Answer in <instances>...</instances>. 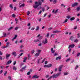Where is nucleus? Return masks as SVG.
<instances>
[{"mask_svg": "<svg viewBox=\"0 0 80 80\" xmlns=\"http://www.w3.org/2000/svg\"><path fill=\"white\" fill-rule=\"evenodd\" d=\"M10 54H6V59H8V58L10 57Z\"/></svg>", "mask_w": 80, "mask_h": 80, "instance_id": "6e6552de", "label": "nucleus"}, {"mask_svg": "<svg viewBox=\"0 0 80 80\" xmlns=\"http://www.w3.org/2000/svg\"><path fill=\"white\" fill-rule=\"evenodd\" d=\"M60 74H61V72H59V73L57 74L56 75L55 74H53V75H52L51 77L53 78H57V77H58L59 75H60Z\"/></svg>", "mask_w": 80, "mask_h": 80, "instance_id": "f03ea898", "label": "nucleus"}, {"mask_svg": "<svg viewBox=\"0 0 80 80\" xmlns=\"http://www.w3.org/2000/svg\"><path fill=\"white\" fill-rule=\"evenodd\" d=\"M12 61L10 60H9L7 62V63L6 64V65H8V64H10V63H11V62H12Z\"/></svg>", "mask_w": 80, "mask_h": 80, "instance_id": "9b49d317", "label": "nucleus"}, {"mask_svg": "<svg viewBox=\"0 0 80 80\" xmlns=\"http://www.w3.org/2000/svg\"><path fill=\"white\" fill-rule=\"evenodd\" d=\"M54 56H57V55H58V53H56L54 54Z\"/></svg>", "mask_w": 80, "mask_h": 80, "instance_id": "09e8293b", "label": "nucleus"}, {"mask_svg": "<svg viewBox=\"0 0 80 80\" xmlns=\"http://www.w3.org/2000/svg\"><path fill=\"white\" fill-rule=\"evenodd\" d=\"M8 79H9L10 80H12V78H11V76H9L8 77Z\"/></svg>", "mask_w": 80, "mask_h": 80, "instance_id": "2f4dec72", "label": "nucleus"}, {"mask_svg": "<svg viewBox=\"0 0 80 80\" xmlns=\"http://www.w3.org/2000/svg\"><path fill=\"white\" fill-rule=\"evenodd\" d=\"M0 55H3V53H2V51H0Z\"/></svg>", "mask_w": 80, "mask_h": 80, "instance_id": "603ef678", "label": "nucleus"}, {"mask_svg": "<svg viewBox=\"0 0 80 80\" xmlns=\"http://www.w3.org/2000/svg\"><path fill=\"white\" fill-rule=\"evenodd\" d=\"M77 35H78V38H80V33H78Z\"/></svg>", "mask_w": 80, "mask_h": 80, "instance_id": "e433bc0d", "label": "nucleus"}, {"mask_svg": "<svg viewBox=\"0 0 80 80\" xmlns=\"http://www.w3.org/2000/svg\"><path fill=\"white\" fill-rule=\"evenodd\" d=\"M20 48L21 49H22V47H23V45H21L20 46Z\"/></svg>", "mask_w": 80, "mask_h": 80, "instance_id": "0e129e2a", "label": "nucleus"}, {"mask_svg": "<svg viewBox=\"0 0 80 80\" xmlns=\"http://www.w3.org/2000/svg\"><path fill=\"white\" fill-rule=\"evenodd\" d=\"M42 38V36H40L39 38V40H41Z\"/></svg>", "mask_w": 80, "mask_h": 80, "instance_id": "3c124183", "label": "nucleus"}, {"mask_svg": "<svg viewBox=\"0 0 80 80\" xmlns=\"http://www.w3.org/2000/svg\"><path fill=\"white\" fill-rule=\"evenodd\" d=\"M0 67L1 68H4V66H1Z\"/></svg>", "mask_w": 80, "mask_h": 80, "instance_id": "e2e57ef3", "label": "nucleus"}, {"mask_svg": "<svg viewBox=\"0 0 80 80\" xmlns=\"http://www.w3.org/2000/svg\"><path fill=\"white\" fill-rule=\"evenodd\" d=\"M42 46V43H40L38 44V46Z\"/></svg>", "mask_w": 80, "mask_h": 80, "instance_id": "774afa93", "label": "nucleus"}, {"mask_svg": "<svg viewBox=\"0 0 80 80\" xmlns=\"http://www.w3.org/2000/svg\"><path fill=\"white\" fill-rule=\"evenodd\" d=\"M53 48H51V50L52 53H54L55 52V50L53 51Z\"/></svg>", "mask_w": 80, "mask_h": 80, "instance_id": "a211bd4d", "label": "nucleus"}, {"mask_svg": "<svg viewBox=\"0 0 80 80\" xmlns=\"http://www.w3.org/2000/svg\"><path fill=\"white\" fill-rule=\"evenodd\" d=\"M53 3H54V4H55V3H57V0H54L53 1Z\"/></svg>", "mask_w": 80, "mask_h": 80, "instance_id": "bb28decb", "label": "nucleus"}, {"mask_svg": "<svg viewBox=\"0 0 80 80\" xmlns=\"http://www.w3.org/2000/svg\"><path fill=\"white\" fill-rule=\"evenodd\" d=\"M34 52H35V51H34V50H32V52H31V53H32V54H33L34 53Z\"/></svg>", "mask_w": 80, "mask_h": 80, "instance_id": "79ce46f5", "label": "nucleus"}, {"mask_svg": "<svg viewBox=\"0 0 80 80\" xmlns=\"http://www.w3.org/2000/svg\"><path fill=\"white\" fill-rule=\"evenodd\" d=\"M42 12H44L45 11V8H42Z\"/></svg>", "mask_w": 80, "mask_h": 80, "instance_id": "c9c22d12", "label": "nucleus"}, {"mask_svg": "<svg viewBox=\"0 0 80 80\" xmlns=\"http://www.w3.org/2000/svg\"><path fill=\"white\" fill-rule=\"evenodd\" d=\"M70 60V58H68V59H67L66 61V62H67L68 61H69Z\"/></svg>", "mask_w": 80, "mask_h": 80, "instance_id": "c85d7f7f", "label": "nucleus"}, {"mask_svg": "<svg viewBox=\"0 0 80 80\" xmlns=\"http://www.w3.org/2000/svg\"><path fill=\"white\" fill-rule=\"evenodd\" d=\"M45 60H46V58H44V59L43 60H42V63H43V62H45Z\"/></svg>", "mask_w": 80, "mask_h": 80, "instance_id": "37998d69", "label": "nucleus"}, {"mask_svg": "<svg viewBox=\"0 0 80 80\" xmlns=\"http://www.w3.org/2000/svg\"><path fill=\"white\" fill-rule=\"evenodd\" d=\"M48 43V41H47V39L45 38L44 41H42V43L44 44H46Z\"/></svg>", "mask_w": 80, "mask_h": 80, "instance_id": "20e7f679", "label": "nucleus"}, {"mask_svg": "<svg viewBox=\"0 0 80 80\" xmlns=\"http://www.w3.org/2000/svg\"><path fill=\"white\" fill-rule=\"evenodd\" d=\"M7 71H6V72H5V73H4V75H7Z\"/></svg>", "mask_w": 80, "mask_h": 80, "instance_id": "13d9d810", "label": "nucleus"}, {"mask_svg": "<svg viewBox=\"0 0 80 80\" xmlns=\"http://www.w3.org/2000/svg\"><path fill=\"white\" fill-rule=\"evenodd\" d=\"M54 35H55V34H51V37H52V38H54Z\"/></svg>", "mask_w": 80, "mask_h": 80, "instance_id": "cd10ccee", "label": "nucleus"}, {"mask_svg": "<svg viewBox=\"0 0 80 80\" xmlns=\"http://www.w3.org/2000/svg\"><path fill=\"white\" fill-rule=\"evenodd\" d=\"M42 13V10H41L39 12L38 14H41Z\"/></svg>", "mask_w": 80, "mask_h": 80, "instance_id": "4d7b16f0", "label": "nucleus"}, {"mask_svg": "<svg viewBox=\"0 0 80 80\" xmlns=\"http://www.w3.org/2000/svg\"><path fill=\"white\" fill-rule=\"evenodd\" d=\"M41 1L42 2H41ZM43 2H44V0H38V2H35V4L36 5L33 6V7H34V8H37L39 5H42V2L43 3Z\"/></svg>", "mask_w": 80, "mask_h": 80, "instance_id": "f257e3e1", "label": "nucleus"}, {"mask_svg": "<svg viewBox=\"0 0 80 80\" xmlns=\"http://www.w3.org/2000/svg\"><path fill=\"white\" fill-rule=\"evenodd\" d=\"M39 42V40L38 39L35 40L34 41V42L35 43H37V42Z\"/></svg>", "mask_w": 80, "mask_h": 80, "instance_id": "412c9836", "label": "nucleus"}, {"mask_svg": "<svg viewBox=\"0 0 80 80\" xmlns=\"http://www.w3.org/2000/svg\"><path fill=\"white\" fill-rule=\"evenodd\" d=\"M30 74V72H29L27 73V75H29Z\"/></svg>", "mask_w": 80, "mask_h": 80, "instance_id": "49530a36", "label": "nucleus"}, {"mask_svg": "<svg viewBox=\"0 0 80 80\" xmlns=\"http://www.w3.org/2000/svg\"><path fill=\"white\" fill-rule=\"evenodd\" d=\"M17 35H15L14 37V39H16V38H17Z\"/></svg>", "mask_w": 80, "mask_h": 80, "instance_id": "8fccbe9b", "label": "nucleus"}, {"mask_svg": "<svg viewBox=\"0 0 80 80\" xmlns=\"http://www.w3.org/2000/svg\"><path fill=\"white\" fill-rule=\"evenodd\" d=\"M15 64H16V61H14L13 62V65H15Z\"/></svg>", "mask_w": 80, "mask_h": 80, "instance_id": "6e6d98bb", "label": "nucleus"}, {"mask_svg": "<svg viewBox=\"0 0 80 80\" xmlns=\"http://www.w3.org/2000/svg\"><path fill=\"white\" fill-rule=\"evenodd\" d=\"M30 11H28V12L27 13V15H30Z\"/></svg>", "mask_w": 80, "mask_h": 80, "instance_id": "473e14b6", "label": "nucleus"}, {"mask_svg": "<svg viewBox=\"0 0 80 80\" xmlns=\"http://www.w3.org/2000/svg\"><path fill=\"white\" fill-rule=\"evenodd\" d=\"M78 67V66L77 65L75 68V70H77V68Z\"/></svg>", "mask_w": 80, "mask_h": 80, "instance_id": "a18cd8bd", "label": "nucleus"}, {"mask_svg": "<svg viewBox=\"0 0 80 80\" xmlns=\"http://www.w3.org/2000/svg\"><path fill=\"white\" fill-rule=\"evenodd\" d=\"M67 21H68V19H66L65 20V21L63 22V23H66V22H67Z\"/></svg>", "mask_w": 80, "mask_h": 80, "instance_id": "7c9ffc66", "label": "nucleus"}, {"mask_svg": "<svg viewBox=\"0 0 80 80\" xmlns=\"http://www.w3.org/2000/svg\"><path fill=\"white\" fill-rule=\"evenodd\" d=\"M18 29V27H16L15 28V30H17Z\"/></svg>", "mask_w": 80, "mask_h": 80, "instance_id": "ea45409f", "label": "nucleus"}, {"mask_svg": "<svg viewBox=\"0 0 80 80\" xmlns=\"http://www.w3.org/2000/svg\"><path fill=\"white\" fill-rule=\"evenodd\" d=\"M77 26L75 27L73 29L74 30H76V29H77Z\"/></svg>", "mask_w": 80, "mask_h": 80, "instance_id": "864d4df0", "label": "nucleus"}, {"mask_svg": "<svg viewBox=\"0 0 80 80\" xmlns=\"http://www.w3.org/2000/svg\"><path fill=\"white\" fill-rule=\"evenodd\" d=\"M40 59H39L38 60V64H39V63H40Z\"/></svg>", "mask_w": 80, "mask_h": 80, "instance_id": "58836bf2", "label": "nucleus"}, {"mask_svg": "<svg viewBox=\"0 0 80 80\" xmlns=\"http://www.w3.org/2000/svg\"><path fill=\"white\" fill-rule=\"evenodd\" d=\"M80 10V7H77V12H78Z\"/></svg>", "mask_w": 80, "mask_h": 80, "instance_id": "dca6fc26", "label": "nucleus"}, {"mask_svg": "<svg viewBox=\"0 0 80 80\" xmlns=\"http://www.w3.org/2000/svg\"><path fill=\"white\" fill-rule=\"evenodd\" d=\"M13 70H15V71H16V70H17V67H16L15 66L13 67Z\"/></svg>", "mask_w": 80, "mask_h": 80, "instance_id": "5701e85b", "label": "nucleus"}, {"mask_svg": "<svg viewBox=\"0 0 80 80\" xmlns=\"http://www.w3.org/2000/svg\"><path fill=\"white\" fill-rule=\"evenodd\" d=\"M80 53H78V54H77V57H78V56H80Z\"/></svg>", "mask_w": 80, "mask_h": 80, "instance_id": "69168bd1", "label": "nucleus"}, {"mask_svg": "<svg viewBox=\"0 0 80 80\" xmlns=\"http://www.w3.org/2000/svg\"><path fill=\"white\" fill-rule=\"evenodd\" d=\"M39 55V53H36V54L35 55V57H38V56Z\"/></svg>", "mask_w": 80, "mask_h": 80, "instance_id": "b1692460", "label": "nucleus"}, {"mask_svg": "<svg viewBox=\"0 0 80 80\" xmlns=\"http://www.w3.org/2000/svg\"><path fill=\"white\" fill-rule=\"evenodd\" d=\"M73 36H71V37L70 38V40H73Z\"/></svg>", "mask_w": 80, "mask_h": 80, "instance_id": "a878e982", "label": "nucleus"}, {"mask_svg": "<svg viewBox=\"0 0 80 80\" xmlns=\"http://www.w3.org/2000/svg\"><path fill=\"white\" fill-rule=\"evenodd\" d=\"M67 10H68V12H69V11L70 10V8H68L67 9Z\"/></svg>", "mask_w": 80, "mask_h": 80, "instance_id": "c03bdc74", "label": "nucleus"}, {"mask_svg": "<svg viewBox=\"0 0 80 80\" xmlns=\"http://www.w3.org/2000/svg\"><path fill=\"white\" fill-rule=\"evenodd\" d=\"M78 42V39H75L74 40V43H77Z\"/></svg>", "mask_w": 80, "mask_h": 80, "instance_id": "4be33fe9", "label": "nucleus"}, {"mask_svg": "<svg viewBox=\"0 0 80 80\" xmlns=\"http://www.w3.org/2000/svg\"><path fill=\"white\" fill-rule=\"evenodd\" d=\"M48 63V62L47 61H46L45 62V65H46V64H47V63Z\"/></svg>", "mask_w": 80, "mask_h": 80, "instance_id": "052dcab7", "label": "nucleus"}, {"mask_svg": "<svg viewBox=\"0 0 80 80\" xmlns=\"http://www.w3.org/2000/svg\"><path fill=\"white\" fill-rule=\"evenodd\" d=\"M24 6H25V4H22L19 6V7H24Z\"/></svg>", "mask_w": 80, "mask_h": 80, "instance_id": "4468645a", "label": "nucleus"}, {"mask_svg": "<svg viewBox=\"0 0 80 80\" xmlns=\"http://www.w3.org/2000/svg\"><path fill=\"white\" fill-rule=\"evenodd\" d=\"M3 35H4V36H2V37H1V38H2V37H6V36L7 35V33H4Z\"/></svg>", "mask_w": 80, "mask_h": 80, "instance_id": "6ab92c4d", "label": "nucleus"}, {"mask_svg": "<svg viewBox=\"0 0 80 80\" xmlns=\"http://www.w3.org/2000/svg\"><path fill=\"white\" fill-rule=\"evenodd\" d=\"M39 28H40V27L38 26H37L36 27V31H37V30H39Z\"/></svg>", "mask_w": 80, "mask_h": 80, "instance_id": "f3484780", "label": "nucleus"}, {"mask_svg": "<svg viewBox=\"0 0 80 80\" xmlns=\"http://www.w3.org/2000/svg\"><path fill=\"white\" fill-rule=\"evenodd\" d=\"M58 32H59V31H54L53 32V33H58Z\"/></svg>", "mask_w": 80, "mask_h": 80, "instance_id": "72a5a7b5", "label": "nucleus"}, {"mask_svg": "<svg viewBox=\"0 0 80 80\" xmlns=\"http://www.w3.org/2000/svg\"><path fill=\"white\" fill-rule=\"evenodd\" d=\"M61 56H59V57H57L56 58V60H61Z\"/></svg>", "mask_w": 80, "mask_h": 80, "instance_id": "ddd939ff", "label": "nucleus"}, {"mask_svg": "<svg viewBox=\"0 0 80 80\" xmlns=\"http://www.w3.org/2000/svg\"><path fill=\"white\" fill-rule=\"evenodd\" d=\"M10 7L11 8H12V9H13V6L12 4H10Z\"/></svg>", "mask_w": 80, "mask_h": 80, "instance_id": "c756f323", "label": "nucleus"}, {"mask_svg": "<svg viewBox=\"0 0 80 80\" xmlns=\"http://www.w3.org/2000/svg\"><path fill=\"white\" fill-rule=\"evenodd\" d=\"M52 78V77L51 76L50 77H49L47 79V80H50V79H51V78Z\"/></svg>", "mask_w": 80, "mask_h": 80, "instance_id": "a19ab883", "label": "nucleus"}, {"mask_svg": "<svg viewBox=\"0 0 80 80\" xmlns=\"http://www.w3.org/2000/svg\"><path fill=\"white\" fill-rule=\"evenodd\" d=\"M42 8V7H40L38 8V10H39V9H41Z\"/></svg>", "mask_w": 80, "mask_h": 80, "instance_id": "680f3d73", "label": "nucleus"}, {"mask_svg": "<svg viewBox=\"0 0 80 80\" xmlns=\"http://www.w3.org/2000/svg\"><path fill=\"white\" fill-rule=\"evenodd\" d=\"M24 64L23 63H21V67H22V65H23Z\"/></svg>", "mask_w": 80, "mask_h": 80, "instance_id": "338daca9", "label": "nucleus"}, {"mask_svg": "<svg viewBox=\"0 0 80 80\" xmlns=\"http://www.w3.org/2000/svg\"><path fill=\"white\" fill-rule=\"evenodd\" d=\"M62 66H61L58 68V71L61 72L62 71Z\"/></svg>", "mask_w": 80, "mask_h": 80, "instance_id": "9d476101", "label": "nucleus"}, {"mask_svg": "<svg viewBox=\"0 0 80 80\" xmlns=\"http://www.w3.org/2000/svg\"><path fill=\"white\" fill-rule=\"evenodd\" d=\"M39 78V76L37 75H34L32 77V78Z\"/></svg>", "mask_w": 80, "mask_h": 80, "instance_id": "423d86ee", "label": "nucleus"}, {"mask_svg": "<svg viewBox=\"0 0 80 80\" xmlns=\"http://www.w3.org/2000/svg\"><path fill=\"white\" fill-rule=\"evenodd\" d=\"M10 44V42H8L6 44V45L7 46V47H8L9 46V45Z\"/></svg>", "mask_w": 80, "mask_h": 80, "instance_id": "aec40b11", "label": "nucleus"}, {"mask_svg": "<svg viewBox=\"0 0 80 80\" xmlns=\"http://www.w3.org/2000/svg\"><path fill=\"white\" fill-rule=\"evenodd\" d=\"M13 27L9 28L8 29V31H10L11 30H12V29H13Z\"/></svg>", "mask_w": 80, "mask_h": 80, "instance_id": "f8f14e48", "label": "nucleus"}, {"mask_svg": "<svg viewBox=\"0 0 80 80\" xmlns=\"http://www.w3.org/2000/svg\"><path fill=\"white\" fill-rule=\"evenodd\" d=\"M52 66V64H49L47 65H45L44 66V68H46V67H47V68H49V67H51Z\"/></svg>", "mask_w": 80, "mask_h": 80, "instance_id": "7ed1b4c3", "label": "nucleus"}, {"mask_svg": "<svg viewBox=\"0 0 80 80\" xmlns=\"http://www.w3.org/2000/svg\"><path fill=\"white\" fill-rule=\"evenodd\" d=\"M64 75H67L68 73V72H63Z\"/></svg>", "mask_w": 80, "mask_h": 80, "instance_id": "393cba45", "label": "nucleus"}, {"mask_svg": "<svg viewBox=\"0 0 80 80\" xmlns=\"http://www.w3.org/2000/svg\"><path fill=\"white\" fill-rule=\"evenodd\" d=\"M12 55L13 56H14V57H16L17 54L16 53V52H13L12 53Z\"/></svg>", "mask_w": 80, "mask_h": 80, "instance_id": "1a4fd4ad", "label": "nucleus"}, {"mask_svg": "<svg viewBox=\"0 0 80 80\" xmlns=\"http://www.w3.org/2000/svg\"><path fill=\"white\" fill-rule=\"evenodd\" d=\"M41 52V50H38V53H40Z\"/></svg>", "mask_w": 80, "mask_h": 80, "instance_id": "bf43d9fd", "label": "nucleus"}, {"mask_svg": "<svg viewBox=\"0 0 80 80\" xmlns=\"http://www.w3.org/2000/svg\"><path fill=\"white\" fill-rule=\"evenodd\" d=\"M58 10H56V11H55V12H54V13H57L58 12Z\"/></svg>", "mask_w": 80, "mask_h": 80, "instance_id": "de8ad7c7", "label": "nucleus"}, {"mask_svg": "<svg viewBox=\"0 0 80 80\" xmlns=\"http://www.w3.org/2000/svg\"><path fill=\"white\" fill-rule=\"evenodd\" d=\"M78 5V2H75L72 5V7H75V6H77Z\"/></svg>", "mask_w": 80, "mask_h": 80, "instance_id": "0eeeda50", "label": "nucleus"}, {"mask_svg": "<svg viewBox=\"0 0 80 80\" xmlns=\"http://www.w3.org/2000/svg\"><path fill=\"white\" fill-rule=\"evenodd\" d=\"M75 47V44H72V45H70L69 46V47H68V48L69 49H70V48H74V47Z\"/></svg>", "mask_w": 80, "mask_h": 80, "instance_id": "39448f33", "label": "nucleus"}, {"mask_svg": "<svg viewBox=\"0 0 80 80\" xmlns=\"http://www.w3.org/2000/svg\"><path fill=\"white\" fill-rule=\"evenodd\" d=\"M70 20H71V21L74 20H75V17H72V18H70Z\"/></svg>", "mask_w": 80, "mask_h": 80, "instance_id": "2eb2a0df", "label": "nucleus"}, {"mask_svg": "<svg viewBox=\"0 0 80 80\" xmlns=\"http://www.w3.org/2000/svg\"><path fill=\"white\" fill-rule=\"evenodd\" d=\"M70 18V16H68L67 17V18H68V19H69V18Z\"/></svg>", "mask_w": 80, "mask_h": 80, "instance_id": "5fc2aeb1", "label": "nucleus"}, {"mask_svg": "<svg viewBox=\"0 0 80 80\" xmlns=\"http://www.w3.org/2000/svg\"><path fill=\"white\" fill-rule=\"evenodd\" d=\"M12 15V17H15V14H13Z\"/></svg>", "mask_w": 80, "mask_h": 80, "instance_id": "4c0bfd02", "label": "nucleus"}, {"mask_svg": "<svg viewBox=\"0 0 80 80\" xmlns=\"http://www.w3.org/2000/svg\"><path fill=\"white\" fill-rule=\"evenodd\" d=\"M26 67H27V66H26L24 67H23L22 68V70H25V68H26Z\"/></svg>", "mask_w": 80, "mask_h": 80, "instance_id": "f704fd0d", "label": "nucleus"}]
</instances>
